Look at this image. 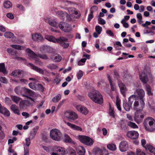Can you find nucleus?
Wrapping results in <instances>:
<instances>
[{
  "label": "nucleus",
  "instance_id": "obj_5",
  "mask_svg": "<svg viewBox=\"0 0 155 155\" xmlns=\"http://www.w3.org/2000/svg\"><path fill=\"white\" fill-rule=\"evenodd\" d=\"M144 113L142 112V110L140 109L137 110L135 113L134 120L137 124L141 123L144 118Z\"/></svg>",
  "mask_w": 155,
  "mask_h": 155
},
{
  "label": "nucleus",
  "instance_id": "obj_63",
  "mask_svg": "<svg viewBox=\"0 0 155 155\" xmlns=\"http://www.w3.org/2000/svg\"><path fill=\"white\" fill-rule=\"evenodd\" d=\"M151 24V22L150 21H146L145 23V24H143L142 25L144 27L147 28L148 26L147 25H150Z\"/></svg>",
  "mask_w": 155,
  "mask_h": 155
},
{
  "label": "nucleus",
  "instance_id": "obj_15",
  "mask_svg": "<svg viewBox=\"0 0 155 155\" xmlns=\"http://www.w3.org/2000/svg\"><path fill=\"white\" fill-rule=\"evenodd\" d=\"M127 135L129 138L133 139H136L139 137V134L136 131H130L127 132Z\"/></svg>",
  "mask_w": 155,
  "mask_h": 155
},
{
  "label": "nucleus",
  "instance_id": "obj_40",
  "mask_svg": "<svg viewBox=\"0 0 155 155\" xmlns=\"http://www.w3.org/2000/svg\"><path fill=\"white\" fill-rule=\"evenodd\" d=\"M4 7L6 8H8L12 6V3L9 1H7L5 2L4 3Z\"/></svg>",
  "mask_w": 155,
  "mask_h": 155
},
{
  "label": "nucleus",
  "instance_id": "obj_51",
  "mask_svg": "<svg viewBox=\"0 0 155 155\" xmlns=\"http://www.w3.org/2000/svg\"><path fill=\"white\" fill-rule=\"evenodd\" d=\"M137 155H145V153L140 149H137L136 151Z\"/></svg>",
  "mask_w": 155,
  "mask_h": 155
},
{
  "label": "nucleus",
  "instance_id": "obj_54",
  "mask_svg": "<svg viewBox=\"0 0 155 155\" xmlns=\"http://www.w3.org/2000/svg\"><path fill=\"white\" fill-rule=\"evenodd\" d=\"M29 148L28 147H24V155H29Z\"/></svg>",
  "mask_w": 155,
  "mask_h": 155
},
{
  "label": "nucleus",
  "instance_id": "obj_50",
  "mask_svg": "<svg viewBox=\"0 0 155 155\" xmlns=\"http://www.w3.org/2000/svg\"><path fill=\"white\" fill-rule=\"evenodd\" d=\"M97 21L98 23L100 25H104L106 24L105 21L101 18H98Z\"/></svg>",
  "mask_w": 155,
  "mask_h": 155
},
{
  "label": "nucleus",
  "instance_id": "obj_14",
  "mask_svg": "<svg viewBox=\"0 0 155 155\" xmlns=\"http://www.w3.org/2000/svg\"><path fill=\"white\" fill-rule=\"evenodd\" d=\"M75 107L78 111L84 115H86L88 113V110L87 108L83 106L80 105H77Z\"/></svg>",
  "mask_w": 155,
  "mask_h": 155
},
{
  "label": "nucleus",
  "instance_id": "obj_13",
  "mask_svg": "<svg viewBox=\"0 0 155 155\" xmlns=\"http://www.w3.org/2000/svg\"><path fill=\"white\" fill-rule=\"evenodd\" d=\"M128 148V144L126 141H121L119 144V150L122 152H125L127 150Z\"/></svg>",
  "mask_w": 155,
  "mask_h": 155
},
{
  "label": "nucleus",
  "instance_id": "obj_44",
  "mask_svg": "<svg viewBox=\"0 0 155 155\" xmlns=\"http://www.w3.org/2000/svg\"><path fill=\"white\" fill-rule=\"evenodd\" d=\"M128 125L130 127L135 129L138 128L137 125L135 123L130 121L128 123Z\"/></svg>",
  "mask_w": 155,
  "mask_h": 155
},
{
  "label": "nucleus",
  "instance_id": "obj_28",
  "mask_svg": "<svg viewBox=\"0 0 155 155\" xmlns=\"http://www.w3.org/2000/svg\"><path fill=\"white\" fill-rule=\"evenodd\" d=\"M39 127L38 126H36L33 129L30 134V136L32 137V138H33L39 129Z\"/></svg>",
  "mask_w": 155,
  "mask_h": 155
},
{
  "label": "nucleus",
  "instance_id": "obj_2",
  "mask_svg": "<svg viewBox=\"0 0 155 155\" xmlns=\"http://www.w3.org/2000/svg\"><path fill=\"white\" fill-rule=\"evenodd\" d=\"M143 125L147 131L152 132L155 130V120L151 117L146 118L144 121Z\"/></svg>",
  "mask_w": 155,
  "mask_h": 155
},
{
  "label": "nucleus",
  "instance_id": "obj_8",
  "mask_svg": "<svg viewBox=\"0 0 155 155\" xmlns=\"http://www.w3.org/2000/svg\"><path fill=\"white\" fill-rule=\"evenodd\" d=\"M59 27L62 30L65 32H69L71 30V25L65 22H60L59 24Z\"/></svg>",
  "mask_w": 155,
  "mask_h": 155
},
{
  "label": "nucleus",
  "instance_id": "obj_35",
  "mask_svg": "<svg viewBox=\"0 0 155 155\" xmlns=\"http://www.w3.org/2000/svg\"><path fill=\"white\" fill-rule=\"evenodd\" d=\"M61 97V94H58L56 96L53 97L52 101L54 103H57L60 100Z\"/></svg>",
  "mask_w": 155,
  "mask_h": 155
},
{
  "label": "nucleus",
  "instance_id": "obj_26",
  "mask_svg": "<svg viewBox=\"0 0 155 155\" xmlns=\"http://www.w3.org/2000/svg\"><path fill=\"white\" fill-rule=\"evenodd\" d=\"M51 58L54 62H59L61 60L62 57L60 55L56 54L54 57H52Z\"/></svg>",
  "mask_w": 155,
  "mask_h": 155
},
{
  "label": "nucleus",
  "instance_id": "obj_27",
  "mask_svg": "<svg viewBox=\"0 0 155 155\" xmlns=\"http://www.w3.org/2000/svg\"><path fill=\"white\" fill-rule=\"evenodd\" d=\"M145 149L147 150H148L150 152L153 153L154 155H155V149L152 146L150 145L147 144V146Z\"/></svg>",
  "mask_w": 155,
  "mask_h": 155
},
{
  "label": "nucleus",
  "instance_id": "obj_11",
  "mask_svg": "<svg viewBox=\"0 0 155 155\" xmlns=\"http://www.w3.org/2000/svg\"><path fill=\"white\" fill-rule=\"evenodd\" d=\"M134 95H137V97H139L140 99H142L144 97L145 93L143 89H136L134 91Z\"/></svg>",
  "mask_w": 155,
  "mask_h": 155
},
{
  "label": "nucleus",
  "instance_id": "obj_33",
  "mask_svg": "<svg viewBox=\"0 0 155 155\" xmlns=\"http://www.w3.org/2000/svg\"><path fill=\"white\" fill-rule=\"evenodd\" d=\"M64 141L66 143H71L74 144V142L72 141L70 137L67 135H65Z\"/></svg>",
  "mask_w": 155,
  "mask_h": 155
},
{
  "label": "nucleus",
  "instance_id": "obj_10",
  "mask_svg": "<svg viewBox=\"0 0 155 155\" xmlns=\"http://www.w3.org/2000/svg\"><path fill=\"white\" fill-rule=\"evenodd\" d=\"M150 75V74L148 72L143 71L140 74V79L141 81L146 84L148 81V77Z\"/></svg>",
  "mask_w": 155,
  "mask_h": 155
},
{
  "label": "nucleus",
  "instance_id": "obj_16",
  "mask_svg": "<svg viewBox=\"0 0 155 155\" xmlns=\"http://www.w3.org/2000/svg\"><path fill=\"white\" fill-rule=\"evenodd\" d=\"M57 13L58 16L62 20H64L66 18H67V20L68 21H70L71 19L70 15L66 12L60 11H58Z\"/></svg>",
  "mask_w": 155,
  "mask_h": 155
},
{
  "label": "nucleus",
  "instance_id": "obj_34",
  "mask_svg": "<svg viewBox=\"0 0 155 155\" xmlns=\"http://www.w3.org/2000/svg\"><path fill=\"white\" fill-rule=\"evenodd\" d=\"M132 105L126 102H124L123 106L124 109L127 111H129Z\"/></svg>",
  "mask_w": 155,
  "mask_h": 155
},
{
  "label": "nucleus",
  "instance_id": "obj_52",
  "mask_svg": "<svg viewBox=\"0 0 155 155\" xmlns=\"http://www.w3.org/2000/svg\"><path fill=\"white\" fill-rule=\"evenodd\" d=\"M28 85L30 88L33 90H36V84H35V83H30Z\"/></svg>",
  "mask_w": 155,
  "mask_h": 155
},
{
  "label": "nucleus",
  "instance_id": "obj_59",
  "mask_svg": "<svg viewBox=\"0 0 155 155\" xmlns=\"http://www.w3.org/2000/svg\"><path fill=\"white\" fill-rule=\"evenodd\" d=\"M5 137V135L3 131L0 130V140H2Z\"/></svg>",
  "mask_w": 155,
  "mask_h": 155
},
{
  "label": "nucleus",
  "instance_id": "obj_1",
  "mask_svg": "<svg viewBox=\"0 0 155 155\" xmlns=\"http://www.w3.org/2000/svg\"><path fill=\"white\" fill-rule=\"evenodd\" d=\"M89 97L94 102L101 104L103 103V100L100 93L97 90H94L88 94Z\"/></svg>",
  "mask_w": 155,
  "mask_h": 155
},
{
  "label": "nucleus",
  "instance_id": "obj_42",
  "mask_svg": "<svg viewBox=\"0 0 155 155\" xmlns=\"http://www.w3.org/2000/svg\"><path fill=\"white\" fill-rule=\"evenodd\" d=\"M10 46L12 48L17 50H22L24 49V47L18 45H11Z\"/></svg>",
  "mask_w": 155,
  "mask_h": 155
},
{
  "label": "nucleus",
  "instance_id": "obj_49",
  "mask_svg": "<svg viewBox=\"0 0 155 155\" xmlns=\"http://www.w3.org/2000/svg\"><path fill=\"white\" fill-rule=\"evenodd\" d=\"M95 29L96 32L99 35L101 33L102 31V27L99 25L96 26L95 28Z\"/></svg>",
  "mask_w": 155,
  "mask_h": 155
},
{
  "label": "nucleus",
  "instance_id": "obj_45",
  "mask_svg": "<svg viewBox=\"0 0 155 155\" xmlns=\"http://www.w3.org/2000/svg\"><path fill=\"white\" fill-rule=\"evenodd\" d=\"M47 67L51 70L56 69L57 68V66L56 65L53 64L47 65Z\"/></svg>",
  "mask_w": 155,
  "mask_h": 155
},
{
  "label": "nucleus",
  "instance_id": "obj_46",
  "mask_svg": "<svg viewBox=\"0 0 155 155\" xmlns=\"http://www.w3.org/2000/svg\"><path fill=\"white\" fill-rule=\"evenodd\" d=\"M69 11L71 12V13L75 15H77L78 13V11L76 8H71L69 9Z\"/></svg>",
  "mask_w": 155,
  "mask_h": 155
},
{
  "label": "nucleus",
  "instance_id": "obj_4",
  "mask_svg": "<svg viewBox=\"0 0 155 155\" xmlns=\"http://www.w3.org/2000/svg\"><path fill=\"white\" fill-rule=\"evenodd\" d=\"M50 136L52 139L58 141L61 139L62 134L59 130L56 129H54L51 130Z\"/></svg>",
  "mask_w": 155,
  "mask_h": 155
},
{
  "label": "nucleus",
  "instance_id": "obj_39",
  "mask_svg": "<svg viewBox=\"0 0 155 155\" xmlns=\"http://www.w3.org/2000/svg\"><path fill=\"white\" fill-rule=\"evenodd\" d=\"M11 97L12 100L17 104L18 103L21 99L20 97L16 96H11Z\"/></svg>",
  "mask_w": 155,
  "mask_h": 155
},
{
  "label": "nucleus",
  "instance_id": "obj_24",
  "mask_svg": "<svg viewBox=\"0 0 155 155\" xmlns=\"http://www.w3.org/2000/svg\"><path fill=\"white\" fill-rule=\"evenodd\" d=\"M11 110L15 114L17 115H20L19 110L18 107L15 104H12L11 107Z\"/></svg>",
  "mask_w": 155,
  "mask_h": 155
},
{
  "label": "nucleus",
  "instance_id": "obj_58",
  "mask_svg": "<svg viewBox=\"0 0 155 155\" xmlns=\"http://www.w3.org/2000/svg\"><path fill=\"white\" fill-rule=\"evenodd\" d=\"M97 9L98 7L96 5L93 6L91 7V9L90 10V11L91 12V11H93V13L94 11H97Z\"/></svg>",
  "mask_w": 155,
  "mask_h": 155
},
{
  "label": "nucleus",
  "instance_id": "obj_3",
  "mask_svg": "<svg viewBox=\"0 0 155 155\" xmlns=\"http://www.w3.org/2000/svg\"><path fill=\"white\" fill-rule=\"evenodd\" d=\"M23 97H26L31 100L30 101L28 100H23L21 101L19 104V106L21 108H24L32 105L34 102V100L28 96L24 94H22Z\"/></svg>",
  "mask_w": 155,
  "mask_h": 155
},
{
  "label": "nucleus",
  "instance_id": "obj_22",
  "mask_svg": "<svg viewBox=\"0 0 155 155\" xmlns=\"http://www.w3.org/2000/svg\"><path fill=\"white\" fill-rule=\"evenodd\" d=\"M22 91L25 93L26 95L30 96H33L35 94V93L31 90L25 88H22Z\"/></svg>",
  "mask_w": 155,
  "mask_h": 155
},
{
  "label": "nucleus",
  "instance_id": "obj_47",
  "mask_svg": "<svg viewBox=\"0 0 155 155\" xmlns=\"http://www.w3.org/2000/svg\"><path fill=\"white\" fill-rule=\"evenodd\" d=\"M139 106V102L137 100H135L134 103L133 109L135 110H138V107Z\"/></svg>",
  "mask_w": 155,
  "mask_h": 155
},
{
  "label": "nucleus",
  "instance_id": "obj_31",
  "mask_svg": "<svg viewBox=\"0 0 155 155\" xmlns=\"http://www.w3.org/2000/svg\"><path fill=\"white\" fill-rule=\"evenodd\" d=\"M4 35L5 37L7 38L13 39L15 37L14 34L10 32H6Z\"/></svg>",
  "mask_w": 155,
  "mask_h": 155
},
{
  "label": "nucleus",
  "instance_id": "obj_53",
  "mask_svg": "<svg viewBox=\"0 0 155 155\" xmlns=\"http://www.w3.org/2000/svg\"><path fill=\"white\" fill-rule=\"evenodd\" d=\"M83 72L81 70H79L77 74L78 79H81V78L83 76Z\"/></svg>",
  "mask_w": 155,
  "mask_h": 155
},
{
  "label": "nucleus",
  "instance_id": "obj_9",
  "mask_svg": "<svg viewBox=\"0 0 155 155\" xmlns=\"http://www.w3.org/2000/svg\"><path fill=\"white\" fill-rule=\"evenodd\" d=\"M53 152H57L59 155H65L67 153L68 151L65 149L59 146H54L53 149Z\"/></svg>",
  "mask_w": 155,
  "mask_h": 155
},
{
  "label": "nucleus",
  "instance_id": "obj_20",
  "mask_svg": "<svg viewBox=\"0 0 155 155\" xmlns=\"http://www.w3.org/2000/svg\"><path fill=\"white\" fill-rule=\"evenodd\" d=\"M28 64L30 66L31 68L35 71L38 72L40 74H44V71L41 69L38 68L37 66H35L33 64L31 63H29Z\"/></svg>",
  "mask_w": 155,
  "mask_h": 155
},
{
  "label": "nucleus",
  "instance_id": "obj_21",
  "mask_svg": "<svg viewBox=\"0 0 155 155\" xmlns=\"http://www.w3.org/2000/svg\"><path fill=\"white\" fill-rule=\"evenodd\" d=\"M76 150L78 155H84L85 151L83 147L79 146L77 148Z\"/></svg>",
  "mask_w": 155,
  "mask_h": 155
},
{
  "label": "nucleus",
  "instance_id": "obj_32",
  "mask_svg": "<svg viewBox=\"0 0 155 155\" xmlns=\"http://www.w3.org/2000/svg\"><path fill=\"white\" fill-rule=\"evenodd\" d=\"M0 71L2 72L4 74H7L8 73L5 68V65L4 63L0 64Z\"/></svg>",
  "mask_w": 155,
  "mask_h": 155
},
{
  "label": "nucleus",
  "instance_id": "obj_43",
  "mask_svg": "<svg viewBox=\"0 0 155 155\" xmlns=\"http://www.w3.org/2000/svg\"><path fill=\"white\" fill-rule=\"evenodd\" d=\"M48 24L56 28L58 27V23L54 21H49Z\"/></svg>",
  "mask_w": 155,
  "mask_h": 155
},
{
  "label": "nucleus",
  "instance_id": "obj_19",
  "mask_svg": "<svg viewBox=\"0 0 155 155\" xmlns=\"http://www.w3.org/2000/svg\"><path fill=\"white\" fill-rule=\"evenodd\" d=\"M64 123L71 129L77 131H81L82 129L80 127L71 123L69 122L64 121Z\"/></svg>",
  "mask_w": 155,
  "mask_h": 155
},
{
  "label": "nucleus",
  "instance_id": "obj_55",
  "mask_svg": "<svg viewBox=\"0 0 155 155\" xmlns=\"http://www.w3.org/2000/svg\"><path fill=\"white\" fill-rule=\"evenodd\" d=\"M93 12L91 11L90 12V14L88 15V22H90L91 20L93 18Z\"/></svg>",
  "mask_w": 155,
  "mask_h": 155
},
{
  "label": "nucleus",
  "instance_id": "obj_6",
  "mask_svg": "<svg viewBox=\"0 0 155 155\" xmlns=\"http://www.w3.org/2000/svg\"><path fill=\"white\" fill-rule=\"evenodd\" d=\"M78 138L81 143L86 145L91 146L93 143V140L87 136L83 135H79L78 136Z\"/></svg>",
  "mask_w": 155,
  "mask_h": 155
},
{
  "label": "nucleus",
  "instance_id": "obj_37",
  "mask_svg": "<svg viewBox=\"0 0 155 155\" xmlns=\"http://www.w3.org/2000/svg\"><path fill=\"white\" fill-rule=\"evenodd\" d=\"M22 91V88H21L20 86H17L14 89V91L17 95L21 94Z\"/></svg>",
  "mask_w": 155,
  "mask_h": 155
},
{
  "label": "nucleus",
  "instance_id": "obj_18",
  "mask_svg": "<svg viewBox=\"0 0 155 155\" xmlns=\"http://www.w3.org/2000/svg\"><path fill=\"white\" fill-rule=\"evenodd\" d=\"M118 85L121 93L124 96L125 95V93L127 91L126 86L124 84L120 81H118Z\"/></svg>",
  "mask_w": 155,
  "mask_h": 155
},
{
  "label": "nucleus",
  "instance_id": "obj_48",
  "mask_svg": "<svg viewBox=\"0 0 155 155\" xmlns=\"http://www.w3.org/2000/svg\"><path fill=\"white\" fill-rule=\"evenodd\" d=\"M36 90H39L41 91H44V87L41 84H36Z\"/></svg>",
  "mask_w": 155,
  "mask_h": 155
},
{
  "label": "nucleus",
  "instance_id": "obj_29",
  "mask_svg": "<svg viewBox=\"0 0 155 155\" xmlns=\"http://www.w3.org/2000/svg\"><path fill=\"white\" fill-rule=\"evenodd\" d=\"M137 98L136 95H132L130 96L128 98L129 104L131 105H132L133 103L135 102V100H137Z\"/></svg>",
  "mask_w": 155,
  "mask_h": 155
},
{
  "label": "nucleus",
  "instance_id": "obj_56",
  "mask_svg": "<svg viewBox=\"0 0 155 155\" xmlns=\"http://www.w3.org/2000/svg\"><path fill=\"white\" fill-rule=\"evenodd\" d=\"M0 81L3 83H6L7 82V80L5 77H0Z\"/></svg>",
  "mask_w": 155,
  "mask_h": 155
},
{
  "label": "nucleus",
  "instance_id": "obj_57",
  "mask_svg": "<svg viewBox=\"0 0 155 155\" xmlns=\"http://www.w3.org/2000/svg\"><path fill=\"white\" fill-rule=\"evenodd\" d=\"M110 115L113 117H114V110L112 109H110L109 111Z\"/></svg>",
  "mask_w": 155,
  "mask_h": 155
},
{
  "label": "nucleus",
  "instance_id": "obj_25",
  "mask_svg": "<svg viewBox=\"0 0 155 155\" xmlns=\"http://www.w3.org/2000/svg\"><path fill=\"white\" fill-rule=\"evenodd\" d=\"M67 39H58L59 40V43L64 48H68L69 46V44L68 43H65V40Z\"/></svg>",
  "mask_w": 155,
  "mask_h": 155
},
{
  "label": "nucleus",
  "instance_id": "obj_60",
  "mask_svg": "<svg viewBox=\"0 0 155 155\" xmlns=\"http://www.w3.org/2000/svg\"><path fill=\"white\" fill-rule=\"evenodd\" d=\"M116 104L117 109L120 111H121V109L120 106V101H119L117 100L116 103Z\"/></svg>",
  "mask_w": 155,
  "mask_h": 155
},
{
  "label": "nucleus",
  "instance_id": "obj_23",
  "mask_svg": "<svg viewBox=\"0 0 155 155\" xmlns=\"http://www.w3.org/2000/svg\"><path fill=\"white\" fill-rule=\"evenodd\" d=\"M0 112L7 116L10 115V113L9 111L5 107L2 106L0 108Z\"/></svg>",
  "mask_w": 155,
  "mask_h": 155
},
{
  "label": "nucleus",
  "instance_id": "obj_7",
  "mask_svg": "<svg viewBox=\"0 0 155 155\" xmlns=\"http://www.w3.org/2000/svg\"><path fill=\"white\" fill-rule=\"evenodd\" d=\"M64 116L69 120H74L78 117L77 114L72 111H66L64 112Z\"/></svg>",
  "mask_w": 155,
  "mask_h": 155
},
{
  "label": "nucleus",
  "instance_id": "obj_17",
  "mask_svg": "<svg viewBox=\"0 0 155 155\" xmlns=\"http://www.w3.org/2000/svg\"><path fill=\"white\" fill-rule=\"evenodd\" d=\"M11 75L14 77L22 78L24 76V72L21 70H15L12 72Z\"/></svg>",
  "mask_w": 155,
  "mask_h": 155
},
{
  "label": "nucleus",
  "instance_id": "obj_36",
  "mask_svg": "<svg viewBox=\"0 0 155 155\" xmlns=\"http://www.w3.org/2000/svg\"><path fill=\"white\" fill-rule=\"evenodd\" d=\"M67 150L69 155H76L75 151L72 148L68 147Z\"/></svg>",
  "mask_w": 155,
  "mask_h": 155
},
{
  "label": "nucleus",
  "instance_id": "obj_41",
  "mask_svg": "<svg viewBox=\"0 0 155 155\" xmlns=\"http://www.w3.org/2000/svg\"><path fill=\"white\" fill-rule=\"evenodd\" d=\"M145 90L147 92V94L149 95H152L153 94L151 91V88L150 86L147 84L146 86Z\"/></svg>",
  "mask_w": 155,
  "mask_h": 155
},
{
  "label": "nucleus",
  "instance_id": "obj_62",
  "mask_svg": "<svg viewBox=\"0 0 155 155\" xmlns=\"http://www.w3.org/2000/svg\"><path fill=\"white\" fill-rule=\"evenodd\" d=\"M7 51L8 53L11 55H14V52L13 49L11 48H8L7 49Z\"/></svg>",
  "mask_w": 155,
  "mask_h": 155
},
{
  "label": "nucleus",
  "instance_id": "obj_30",
  "mask_svg": "<svg viewBox=\"0 0 155 155\" xmlns=\"http://www.w3.org/2000/svg\"><path fill=\"white\" fill-rule=\"evenodd\" d=\"M107 147L109 150L112 151H114L117 149L116 145L113 143L108 144L107 146Z\"/></svg>",
  "mask_w": 155,
  "mask_h": 155
},
{
  "label": "nucleus",
  "instance_id": "obj_12",
  "mask_svg": "<svg viewBox=\"0 0 155 155\" xmlns=\"http://www.w3.org/2000/svg\"><path fill=\"white\" fill-rule=\"evenodd\" d=\"M26 51L28 54L30 59H33L36 62L38 61V59L37 58L38 56L31 50L28 48H27Z\"/></svg>",
  "mask_w": 155,
  "mask_h": 155
},
{
  "label": "nucleus",
  "instance_id": "obj_64",
  "mask_svg": "<svg viewBox=\"0 0 155 155\" xmlns=\"http://www.w3.org/2000/svg\"><path fill=\"white\" fill-rule=\"evenodd\" d=\"M6 16L7 17L11 19H13L14 18L13 15L11 13H8L6 15Z\"/></svg>",
  "mask_w": 155,
  "mask_h": 155
},
{
  "label": "nucleus",
  "instance_id": "obj_38",
  "mask_svg": "<svg viewBox=\"0 0 155 155\" xmlns=\"http://www.w3.org/2000/svg\"><path fill=\"white\" fill-rule=\"evenodd\" d=\"M32 39H43V38L40 34L36 33L32 35Z\"/></svg>",
  "mask_w": 155,
  "mask_h": 155
},
{
  "label": "nucleus",
  "instance_id": "obj_61",
  "mask_svg": "<svg viewBox=\"0 0 155 155\" xmlns=\"http://www.w3.org/2000/svg\"><path fill=\"white\" fill-rule=\"evenodd\" d=\"M26 145L27 146L26 147H28V146L30 145V139L29 138H27L26 139Z\"/></svg>",
  "mask_w": 155,
  "mask_h": 155
}]
</instances>
